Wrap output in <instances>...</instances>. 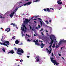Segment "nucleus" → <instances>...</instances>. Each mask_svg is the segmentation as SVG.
<instances>
[{
  "mask_svg": "<svg viewBox=\"0 0 66 66\" xmlns=\"http://www.w3.org/2000/svg\"><path fill=\"white\" fill-rule=\"evenodd\" d=\"M3 36H2V38L1 39V41L2 42H3L4 43H1V42H0V44L2 45H4V46H7V47H8V46L7 45H10V42L8 41L5 40V41H4L3 40Z\"/></svg>",
  "mask_w": 66,
  "mask_h": 66,
  "instance_id": "1",
  "label": "nucleus"
},
{
  "mask_svg": "<svg viewBox=\"0 0 66 66\" xmlns=\"http://www.w3.org/2000/svg\"><path fill=\"white\" fill-rule=\"evenodd\" d=\"M24 52H23V50H22V49L20 48H18L17 50V53L18 54H19V55H21L22 54L21 53H23Z\"/></svg>",
  "mask_w": 66,
  "mask_h": 66,
  "instance_id": "2",
  "label": "nucleus"
},
{
  "mask_svg": "<svg viewBox=\"0 0 66 66\" xmlns=\"http://www.w3.org/2000/svg\"><path fill=\"white\" fill-rule=\"evenodd\" d=\"M53 59H54V58L52 57H51V62L53 63H54V65H56V66H58V65L59 64V63H57L56 62V61L55 60H53Z\"/></svg>",
  "mask_w": 66,
  "mask_h": 66,
  "instance_id": "3",
  "label": "nucleus"
},
{
  "mask_svg": "<svg viewBox=\"0 0 66 66\" xmlns=\"http://www.w3.org/2000/svg\"><path fill=\"white\" fill-rule=\"evenodd\" d=\"M50 37L51 40V41L49 44H53L54 42V40H53V39L54 38V36H53V35H50Z\"/></svg>",
  "mask_w": 66,
  "mask_h": 66,
  "instance_id": "4",
  "label": "nucleus"
},
{
  "mask_svg": "<svg viewBox=\"0 0 66 66\" xmlns=\"http://www.w3.org/2000/svg\"><path fill=\"white\" fill-rule=\"evenodd\" d=\"M22 26H23V27H21V30L22 31H23V32H25V31H26V30H24V28H25L26 30H27V27H26V25L25 24L24 25L23 24H22Z\"/></svg>",
  "mask_w": 66,
  "mask_h": 66,
  "instance_id": "5",
  "label": "nucleus"
},
{
  "mask_svg": "<svg viewBox=\"0 0 66 66\" xmlns=\"http://www.w3.org/2000/svg\"><path fill=\"white\" fill-rule=\"evenodd\" d=\"M30 21V20H28L27 19H25V21H24V23L25 24H27Z\"/></svg>",
  "mask_w": 66,
  "mask_h": 66,
  "instance_id": "6",
  "label": "nucleus"
},
{
  "mask_svg": "<svg viewBox=\"0 0 66 66\" xmlns=\"http://www.w3.org/2000/svg\"><path fill=\"white\" fill-rule=\"evenodd\" d=\"M64 43H66V40H61L59 42V44H63Z\"/></svg>",
  "mask_w": 66,
  "mask_h": 66,
  "instance_id": "7",
  "label": "nucleus"
},
{
  "mask_svg": "<svg viewBox=\"0 0 66 66\" xmlns=\"http://www.w3.org/2000/svg\"><path fill=\"white\" fill-rule=\"evenodd\" d=\"M46 50H47L48 53L49 54H50V53H51L52 51V48H51V47H50V51L48 48H46Z\"/></svg>",
  "mask_w": 66,
  "mask_h": 66,
  "instance_id": "8",
  "label": "nucleus"
},
{
  "mask_svg": "<svg viewBox=\"0 0 66 66\" xmlns=\"http://www.w3.org/2000/svg\"><path fill=\"white\" fill-rule=\"evenodd\" d=\"M31 3H32L31 2H28L27 3L25 4H24L23 5H24V6H26V5H30L31 4Z\"/></svg>",
  "mask_w": 66,
  "mask_h": 66,
  "instance_id": "9",
  "label": "nucleus"
},
{
  "mask_svg": "<svg viewBox=\"0 0 66 66\" xmlns=\"http://www.w3.org/2000/svg\"><path fill=\"white\" fill-rule=\"evenodd\" d=\"M44 11L45 12H46V11H48V12H51L50 10V9L49 8H48L47 9H44Z\"/></svg>",
  "mask_w": 66,
  "mask_h": 66,
  "instance_id": "10",
  "label": "nucleus"
},
{
  "mask_svg": "<svg viewBox=\"0 0 66 66\" xmlns=\"http://www.w3.org/2000/svg\"><path fill=\"white\" fill-rule=\"evenodd\" d=\"M15 14V12H14L12 13L11 14H10V16L11 18H12L14 16V15Z\"/></svg>",
  "mask_w": 66,
  "mask_h": 66,
  "instance_id": "11",
  "label": "nucleus"
},
{
  "mask_svg": "<svg viewBox=\"0 0 66 66\" xmlns=\"http://www.w3.org/2000/svg\"><path fill=\"white\" fill-rule=\"evenodd\" d=\"M10 31V28H8L6 29L5 30V31H7V33L8 32H9Z\"/></svg>",
  "mask_w": 66,
  "mask_h": 66,
  "instance_id": "12",
  "label": "nucleus"
},
{
  "mask_svg": "<svg viewBox=\"0 0 66 66\" xmlns=\"http://www.w3.org/2000/svg\"><path fill=\"white\" fill-rule=\"evenodd\" d=\"M61 0H58L57 3L61 5V4H62V2H61Z\"/></svg>",
  "mask_w": 66,
  "mask_h": 66,
  "instance_id": "13",
  "label": "nucleus"
},
{
  "mask_svg": "<svg viewBox=\"0 0 66 66\" xmlns=\"http://www.w3.org/2000/svg\"><path fill=\"white\" fill-rule=\"evenodd\" d=\"M11 53L12 54L14 53V51L13 50H12L10 51L8 53V54H9V53Z\"/></svg>",
  "mask_w": 66,
  "mask_h": 66,
  "instance_id": "14",
  "label": "nucleus"
},
{
  "mask_svg": "<svg viewBox=\"0 0 66 66\" xmlns=\"http://www.w3.org/2000/svg\"><path fill=\"white\" fill-rule=\"evenodd\" d=\"M45 45V44H43V43H42L40 45V46L42 48H43L44 47V46Z\"/></svg>",
  "mask_w": 66,
  "mask_h": 66,
  "instance_id": "15",
  "label": "nucleus"
},
{
  "mask_svg": "<svg viewBox=\"0 0 66 66\" xmlns=\"http://www.w3.org/2000/svg\"><path fill=\"white\" fill-rule=\"evenodd\" d=\"M15 43L16 44H18L19 43V41L18 40H16L15 41Z\"/></svg>",
  "mask_w": 66,
  "mask_h": 66,
  "instance_id": "16",
  "label": "nucleus"
},
{
  "mask_svg": "<svg viewBox=\"0 0 66 66\" xmlns=\"http://www.w3.org/2000/svg\"><path fill=\"white\" fill-rule=\"evenodd\" d=\"M55 47V44L54 43L53 44V46H52V47L53 48H54Z\"/></svg>",
  "mask_w": 66,
  "mask_h": 66,
  "instance_id": "17",
  "label": "nucleus"
},
{
  "mask_svg": "<svg viewBox=\"0 0 66 66\" xmlns=\"http://www.w3.org/2000/svg\"><path fill=\"white\" fill-rule=\"evenodd\" d=\"M18 8H19V7H17L15 9V10L14 11L15 12H16V11L17 10H18Z\"/></svg>",
  "mask_w": 66,
  "mask_h": 66,
  "instance_id": "18",
  "label": "nucleus"
},
{
  "mask_svg": "<svg viewBox=\"0 0 66 66\" xmlns=\"http://www.w3.org/2000/svg\"><path fill=\"white\" fill-rule=\"evenodd\" d=\"M15 39V36H14L12 38L11 40H12V39Z\"/></svg>",
  "mask_w": 66,
  "mask_h": 66,
  "instance_id": "19",
  "label": "nucleus"
},
{
  "mask_svg": "<svg viewBox=\"0 0 66 66\" xmlns=\"http://www.w3.org/2000/svg\"><path fill=\"white\" fill-rule=\"evenodd\" d=\"M2 50L3 51V52H5V49H4V48H2Z\"/></svg>",
  "mask_w": 66,
  "mask_h": 66,
  "instance_id": "20",
  "label": "nucleus"
},
{
  "mask_svg": "<svg viewBox=\"0 0 66 66\" xmlns=\"http://www.w3.org/2000/svg\"><path fill=\"white\" fill-rule=\"evenodd\" d=\"M39 61V58H37V59L36 60V61H37V62H38Z\"/></svg>",
  "mask_w": 66,
  "mask_h": 66,
  "instance_id": "21",
  "label": "nucleus"
},
{
  "mask_svg": "<svg viewBox=\"0 0 66 66\" xmlns=\"http://www.w3.org/2000/svg\"><path fill=\"white\" fill-rule=\"evenodd\" d=\"M36 44L38 46H40V44L38 43H36Z\"/></svg>",
  "mask_w": 66,
  "mask_h": 66,
  "instance_id": "22",
  "label": "nucleus"
},
{
  "mask_svg": "<svg viewBox=\"0 0 66 66\" xmlns=\"http://www.w3.org/2000/svg\"><path fill=\"white\" fill-rule=\"evenodd\" d=\"M59 47V45H57V44L56 45V48H57Z\"/></svg>",
  "mask_w": 66,
  "mask_h": 66,
  "instance_id": "23",
  "label": "nucleus"
},
{
  "mask_svg": "<svg viewBox=\"0 0 66 66\" xmlns=\"http://www.w3.org/2000/svg\"><path fill=\"white\" fill-rule=\"evenodd\" d=\"M38 19L39 20H40V21H42V19H40V18H38Z\"/></svg>",
  "mask_w": 66,
  "mask_h": 66,
  "instance_id": "24",
  "label": "nucleus"
},
{
  "mask_svg": "<svg viewBox=\"0 0 66 66\" xmlns=\"http://www.w3.org/2000/svg\"><path fill=\"white\" fill-rule=\"evenodd\" d=\"M32 42H34L35 44V45H36V41H35V40H33L32 41Z\"/></svg>",
  "mask_w": 66,
  "mask_h": 66,
  "instance_id": "25",
  "label": "nucleus"
},
{
  "mask_svg": "<svg viewBox=\"0 0 66 66\" xmlns=\"http://www.w3.org/2000/svg\"><path fill=\"white\" fill-rule=\"evenodd\" d=\"M40 22L41 24V25L42 26V25H43V22H42L41 21H40Z\"/></svg>",
  "mask_w": 66,
  "mask_h": 66,
  "instance_id": "26",
  "label": "nucleus"
},
{
  "mask_svg": "<svg viewBox=\"0 0 66 66\" xmlns=\"http://www.w3.org/2000/svg\"><path fill=\"white\" fill-rule=\"evenodd\" d=\"M43 28H42L41 30H40V32H41L42 31H43Z\"/></svg>",
  "mask_w": 66,
  "mask_h": 66,
  "instance_id": "27",
  "label": "nucleus"
},
{
  "mask_svg": "<svg viewBox=\"0 0 66 66\" xmlns=\"http://www.w3.org/2000/svg\"><path fill=\"white\" fill-rule=\"evenodd\" d=\"M38 42V39H37L36 40V43H37Z\"/></svg>",
  "mask_w": 66,
  "mask_h": 66,
  "instance_id": "28",
  "label": "nucleus"
},
{
  "mask_svg": "<svg viewBox=\"0 0 66 66\" xmlns=\"http://www.w3.org/2000/svg\"><path fill=\"white\" fill-rule=\"evenodd\" d=\"M53 55H53V53H52V56H53Z\"/></svg>",
  "mask_w": 66,
  "mask_h": 66,
  "instance_id": "29",
  "label": "nucleus"
},
{
  "mask_svg": "<svg viewBox=\"0 0 66 66\" xmlns=\"http://www.w3.org/2000/svg\"><path fill=\"white\" fill-rule=\"evenodd\" d=\"M46 23H47V24H48V23H49V22H48V21H46Z\"/></svg>",
  "mask_w": 66,
  "mask_h": 66,
  "instance_id": "30",
  "label": "nucleus"
},
{
  "mask_svg": "<svg viewBox=\"0 0 66 66\" xmlns=\"http://www.w3.org/2000/svg\"><path fill=\"white\" fill-rule=\"evenodd\" d=\"M30 28V30H32V27L30 26V25H29Z\"/></svg>",
  "mask_w": 66,
  "mask_h": 66,
  "instance_id": "31",
  "label": "nucleus"
},
{
  "mask_svg": "<svg viewBox=\"0 0 66 66\" xmlns=\"http://www.w3.org/2000/svg\"><path fill=\"white\" fill-rule=\"evenodd\" d=\"M39 1V0H36L35 1V2H38Z\"/></svg>",
  "mask_w": 66,
  "mask_h": 66,
  "instance_id": "32",
  "label": "nucleus"
},
{
  "mask_svg": "<svg viewBox=\"0 0 66 66\" xmlns=\"http://www.w3.org/2000/svg\"><path fill=\"white\" fill-rule=\"evenodd\" d=\"M14 50L15 51H16V50H17V48H16V47H15L14 48Z\"/></svg>",
  "mask_w": 66,
  "mask_h": 66,
  "instance_id": "33",
  "label": "nucleus"
},
{
  "mask_svg": "<svg viewBox=\"0 0 66 66\" xmlns=\"http://www.w3.org/2000/svg\"><path fill=\"white\" fill-rule=\"evenodd\" d=\"M22 43H21V44H19V45H22Z\"/></svg>",
  "mask_w": 66,
  "mask_h": 66,
  "instance_id": "34",
  "label": "nucleus"
},
{
  "mask_svg": "<svg viewBox=\"0 0 66 66\" xmlns=\"http://www.w3.org/2000/svg\"><path fill=\"white\" fill-rule=\"evenodd\" d=\"M27 40L29 42H30V41H31V40H30V39H28V40Z\"/></svg>",
  "mask_w": 66,
  "mask_h": 66,
  "instance_id": "35",
  "label": "nucleus"
},
{
  "mask_svg": "<svg viewBox=\"0 0 66 66\" xmlns=\"http://www.w3.org/2000/svg\"><path fill=\"white\" fill-rule=\"evenodd\" d=\"M29 0H23V1H28Z\"/></svg>",
  "mask_w": 66,
  "mask_h": 66,
  "instance_id": "36",
  "label": "nucleus"
},
{
  "mask_svg": "<svg viewBox=\"0 0 66 66\" xmlns=\"http://www.w3.org/2000/svg\"><path fill=\"white\" fill-rule=\"evenodd\" d=\"M35 16H34L33 17H32L31 18V19H33V18H34V17H35Z\"/></svg>",
  "mask_w": 66,
  "mask_h": 66,
  "instance_id": "37",
  "label": "nucleus"
},
{
  "mask_svg": "<svg viewBox=\"0 0 66 66\" xmlns=\"http://www.w3.org/2000/svg\"><path fill=\"white\" fill-rule=\"evenodd\" d=\"M37 57V59H39V56H36Z\"/></svg>",
  "mask_w": 66,
  "mask_h": 66,
  "instance_id": "38",
  "label": "nucleus"
},
{
  "mask_svg": "<svg viewBox=\"0 0 66 66\" xmlns=\"http://www.w3.org/2000/svg\"><path fill=\"white\" fill-rule=\"evenodd\" d=\"M38 28H40V25H38Z\"/></svg>",
  "mask_w": 66,
  "mask_h": 66,
  "instance_id": "39",
  "label": "nucleus"
},
{
  "mask_svg": "<svg viewBox=\"0 0 66 66\" xmlns=\"http://www.w3.org/2000/svg\"><path fill=\"white\" fill-rule=\"evenodd\" d=\"M46 34L47 36H49V34H48V32L46 33Z\"/></svg>",
  "mask_w": 66,
  "mask_h": 66,
  "instance_id": "40",
  "label": "nucleus"
},
{
  "mask_svg": "<svg viewBox=\"0 0 66 66\" xmlns=\"http://www.w3.org/2000/svg\"><path fill=\"white\" fill-rule=\"evenodd\" d=\"M23 61V60H22L21 59L20 60V62H22Z\"/></svg>",
  "mask_w": 66,
  "mask_h": 66,
  "instance_id": "41",
  "label": "nucleus"
},
{
  "mask_svg": "<svg viewBox=\"0 0 66 66\" xmlns=\"http://www.w3.org/2000/svg\"><path fill=\"white\" fill-rule=\"evenodd\" d=\"M35 18H37L38 17V16H35Z\"/></svg>",
  "mask_w": 66,
  "mask_h": 66,
  "instance_id": "42",
  "label": "nucleus"
},
{
  "mask_svg": "<svg viewBox=\"0 0 66 66\" xmlns=\"http://www.w3.org/2000/svg\"><path fill=\"white\" fill-rule=\"evenodd\" d=\"M15 27H16V28H17V29H18V27H17V26L16 25Z\"/></svg>",
  "mask_w": 66,
  "mask_h": 66,
  "instance_id": "43",
  "label": "nucleus"
},
{
  "mask_svg": "<svg viewBox=\"0 0 66 66\" xmlns=\"http://www.w3.org/2000/svg\"><path fill=\"white\" fill-rule=\"evenodd\" d=\"M52 44H51V45L50 46V47H51V46H52Z\"/></svg>",
  "mask_w": 66,
  "mask_h": 66,
  "instance_id": "44",
  "label": "nucleus"
},
{
  "mask_svg": "<svg viewBox=\"0 0 66 66\" xmlns=\"http://www.w3.org/2000/svg\"><path fill=\"white\" fill-rule=\"evenodd\" d=\"M13 26H15V24H14V23H13Z\"/></svg>",
  "mask_w": 66,
  "mask_h": 66,
  "instance_id": "45",
  "label": "nucleus"
},
{
  "mask_svg": "<svg viewBox=\"0 0 66 66\" xmlns=\"http://www.w3.org/2000/svg\"><path fill=\"white\" fill-rule=\"evenodd\" d=\"M41 34L42 35H44V34H43V32H41Z\"/></svg>",
  "mask_w": 66,
  "mask_h": 66,
  "instance_id": "46",
  "label": "nucleus"
},
{
  "mask_svg": "<svg viewBox=\"0 0 66 66\" xmlns=\"http://www.w3.org/2000/svg\"><path fill=\"white\" fill-rule=\"evenodd\" d=\"M59 55V56H61V54H58Z\"/></svg>",
  "mask_w": 66,
  "mask_h": 66,
  "instance_id": "47",
  "label": "nucleus"
},
{
  "mask_svg": "<svg viewBox=\"0 0 66 66\" xmlns=\"http://www.w3.org/2000/svg\"><path fill=\"white\" fill-rule=\"evenodd\" d=\"M64 29H66V28H63V30H64Z\"/></svg>",
  "mask_w": 66,
  "mask_h": 66,
  "instance_id": "48",
  "label": "nucleus"
},
{
  "mask_svg": "<svg viewBox=\"0 0 66 66\" xmlns=\"http://www.w3.org/2000/svg\"><path fill=\"white\" fill-rule=\"evenodd\" d=\"M27 57L28 58H29V57H30V56H27Z\"/></svg>",
  "mask_w": 66,
  "mask_h": 66,
  "instance_id": "49",
  "label": "nucleus"
},
{
  "mask_svg": "<svg viewBox=\"0 0 66 66\" xmlns=\"http://www.w3.org/2000/svg\"><path fill=\"white\" fill-rule=\"evenodd\" d=\"M34 20H37V19H33Z\"/></svg>",
  "mask_w": 66,
  "mask_h": 66,
  "instance_id": "50",
  "label": "nucleus"
},
{
  "mask_svg": "<svg viewBox=\"0 0 66 66\" xmlns=\"http://www.w3.org/2000/svg\"><path fill=\"white\" fill-rule=\"evenodd\" d=\"M63 48V47H61V50H62V48Z\"/></svg>",
  "mask_w": 66,
  "mask_h": 66,
  "instance_id": "51",
  "label": "nucleus"
},
{
  "mask_svg": "<svg viewBox=\"0 0 66 66\" xmlns=\"http://www.w3.org/2000/svg\"><path fill=\"white\" fill-rule=\"evenodd\" d=\"M34 22H35V23H36V21H34Z\"/></svg>",
  "mask_w": 66,
  "mask_h": 66,
  "instance_id": "52",
  "label": "nucleus"
},
{
  "mask_svg": "<svg viewBox=\"0 0 66 66\" xmlns=\"http://www.w3.org/2000/svg\"><path fill=\"white\" fill-rule=\"evenodd\" d=\"M34 36H36V35L35 34H34Z\"/></svg>",
  "mask_w": 66,
  "mask_h": 66,
  "instance_id": "53",
  "label": "nucleus"
},
{
  "mask_svg": "<svg viewBox=\"0 0 66 66\" xmlns=\"http://www.w3.org/2000/svg\"><path fill=\"white\" fill-rule=\"evenodd\" d=\"M45 31L46 32H48V31L47 30H45Z\"/></svg>",
  "mask_w": 66,
  "mask_h": 66,
  "instance_id": "54",
  "label": "nucleus"
},
{
  "mask_svg": "<svg viewBox=\"0 0 66 66\" xmlns=\"http://www.w3.org/2000/svg\"><path fill=\"white\" fill-rule=\"evenodd\" d=\"M50 22H51V20H50L49 21Z\"/></svg>",
  "mask_w": 66,
  "mask_h": 66,
  "instance_id": "55",
  "label": "nucleus"
},
{
  "mask_svg": "<svg viewBox=\"0 0 66 66\" xmlns=\"http://www.w3.org/2000/svg\"><path fill=\"white\" fill-rule=\"evenodd\" d=\"M62 59H63L64 60H65V59H64V58H63V57H62Z\"/></svg>",
  "mask_w": 66,
  "mask_h": 66,
  "instance_id": "56",
  "label": "nucleus"
},
{
  "mask_svg": "<svg viewBox=\"0 0 66 66\" xmlns=\"http://www.w3.org/2000/svg\"><path fill=\"white\" fill-rule=\"evenodd\" d=\"M13 23H11V25H13Z\"/></svg>",
  "mask_w": 66,
  "mask_h": 66,
  "instance_id": "57",
  "label": "nucleus"
},
{
  "mask_svg": "<svg viewBox=\"0 0 66 66\" xmlns=\"http://www.w3.org/2000/svg\"><path fill=\"white\" fill-rule=\"evenodd\" d=\"M0 18H2V16L1 15H0Z\"/></svg>",
  "mask_w": 66,
  "mask_h": 66,
  "instance_id": "58",
  "label": "nucleus"
},
{
  "mask_svg": "<svg viewBox=\"0 0 66 66\" xmlns=\"http://www.w3.org/2000/svg\"><path fill=\"white\" fill-rule=\"evenodd\" d=\"M28 37H30V36L29 35H28Z\"/></svg>",
  "mask_w": 66,
  "mask_h": 66,
  "instance_id": "59",
  "label": "nucleus"
},
{
  "mask_svg": "<svg viewBox=\"0 0 66 66\" xmlns=\"http://www.w3.org/2000/svg\"><path fill=\"white\" fill-rule=\"evenodd\" d=\"M54 40H55L56 42V39H55Z\"/></svg>",
  "mask_w": 66,
  "mask_h": 66,
  "instance_id": "60",
  "label": "nucleus"
},
{
  "mask_svg": "<svg viewBox=\"0 0 66 66\" xmlns=\"http://www.w3.org/2000/svg\"><path fill=\"white\" fill-rule=\"evenodd\" d=\"M21 6H22V5L21 6H20L19 7H21Z\"/></svg>",
  "mask_w": 66,
  "mask_h": 66,
  "instance_id": "61",
  "label": "nucleus"
},
{
  "mask_svg": "<svg viewBox=\"0 0 66 66\" xmlns=\"http://www.w3.org/2000/svg\"><path fill=\"white\" fill-rule=\"evenodd\" d=\"M23 35H23V34H22V36H23Z\"/></svg>",
  "mask_w": 66,
  "mask_h": 66,
  "instance_id": "62",
  "label": "nucleus"
},
{
  "mask_svg": "<svg viewBox=\"0 0 66 66\" xmlns=\"http://www.w3.org/2000/svg\"><path fill=\"white\" fill-rule=\"evenodd\" d=\"M52 10H54V9H53V8L52 9Z\"/></svg>",
  "mask_w": 66,
  "mask_h": 66,
  "instance_id": "63",
  "label": "nucleus"
},
{
  "mask_svg": "<svg viewBox=\"0 0 66 66\" xmlns=\"http://www.w3.org/2000/svg\"><path fill=\"white\" fill-rule=\"evenodd\" d=\"M41 43H43V41H41Z\"/></svg>",
  "mask_w": 66,
  "mask_h": 66,
  "instance_id": "64",
  "label": "nucleus"
}]
</instances>
